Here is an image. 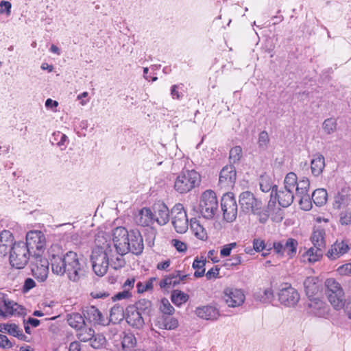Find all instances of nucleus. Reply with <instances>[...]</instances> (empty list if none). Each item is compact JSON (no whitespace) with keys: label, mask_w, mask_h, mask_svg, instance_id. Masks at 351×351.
Segmentation results:
<instances>
[{"label":"nucleus","mask_w":351,"mask_h":351,"mask_svg":"<svg viewBox=\"0 0 351 351\" xmlns=\"http://www.w3.org/2000/svg\"><path fill=\"white\" fill-rule=\"evenodd\" d=\"M49 257L53 273L59 276L66 275L73 282L78 281L84 276L86 261L77 253L69 251L64 254L59 245L54 244L49 250Z\"/></svg>","instance_id":"1"},{"label":"nucleus","mask_w":351,"mask_h":351,"mask_svg":"<svg viewBox=\"0 0 351 351\" xmlns=\"http://www.w3.org/2000/svg\"><path fill=\"white\" fill-rule=\"evenodd\" d=\"M113 243L117 254L123 256L129 252L135 255L142 254L144 249L143 239L140 232L128 231L123 227L116 228L113 231Z\"/></svg>","instance_id":"2"},{"label":"nucleus","mask_w":351,"mask_h":351,"mask_svg":"<svg viewBox=\"0 0 351 351\" xmlns=\"http://www.w3.org/2000/svg\"><path fill=\"white\" fill-rule=\"evenodd\" d=\"M111 256H112V249L108 244L106 247L97 246L93 250L90 261L96 275L103 276L106 274Z\"/></svg>","instance_id":"3"},{"label":"nucleus","mask_w":351,"mask_h":351,"mask_svg":"<svg viewBox=\"0 0 351 351\" xmlns=\"http://www.w3.org/2000/svg\"><path fill=\"white\" fill-rule=\"evenodd\" d=\"M201 176L195 170H184L180 173L174 182L175 190L180 194L187 193L198 186Z\"/></svg>","instance_id":"4"},{"label":"nucleus","mask_w":351,"mask_h":351,"mask_svg":"<svg viewBox=\"0 0 351 351\" xmlns=\"http://www.w3.org/2000/svg\"><path fill=\"white\" fill-rule=\"evenodd\" d=\"M9 252L10 263L12 267L16 269L24 268L33 254L24 242L14 243Z\"/></svg>","instance_id":"5"},{"label":"nucleus","mask_w":351,"mask_h":351,"mask_svg":"<svg viewBox=\"0 0 351 351\" xmlns=\"http://www.w3.org/2000/svg\"><path fill=\"white\" fill-rule=\"evenodd\" d=\"M326 293L331 305L337 310L343 308L345 295L341 285L334 278H328L325 282Z\"/></svg>","instance_id":"6"},{"label":"nucleus","mask_w":351,"mask_h":351,"mask_svg":"<svg viewBox=\"0 0 351 351\" xmlns=\"http://www.w3.org/2000/svg\"><path fill=\"white\" fill-rule=\"evenodd\" d=\"M199 208L205 219H213L218 210V201L215 193L212 190L204 191L200 197Z\"/></svg>","instance_id":"7"},{"label":"nucleus","mask_w":351,"mask_h":351,"mask_svg":"<svg viewBox=\"0 0 351 351\" xmlns=\"http://www.w3.org/2000/svg\"><path fill=\"white\" fill-rule=\"evenodd\" d=\"M241 210L245 214L259 215L263 210V202L250 191H244L239 195Z\"/></svg>","instance_id":"8"},{"label":"nucleus","mask_w":351,"mask_h":351,"mask_svg":"<svg viewBox=\"0 0 351 351\" xmlns=\"http://www.w3.org/2000/svg\"><path fill=\"white\" fill-rule=\"evenodd\" d=\"M31 271L32 275L38 281L44 282L49 274V261L42 254H33L31 261Z\"/></svg>","instance_id":"9"},{"label":"nucleus","mask_w":351,"mask_h":351,"mask_svg":"<svg viewBox=\"0 0 351 351\" xmlns=\"http://www.w3.org/2000/svg\"><path fill=\"white\" fill-rule=\"evenodd\" d=\"M171 222L178 233H184L188 230L189 221L186 213L181 204H176L171 209Z\"/></svg>","instance_id":"10"},{"label":"nucleus","mask_w":351,"mask_h":351,"mask_svg":"<svg viewBox=\"0 0 351 351\" xmlns=\"http://www.w3.org/2000/svg\"><path fill=\"white\" fill-rule=\"evenodd\" d=\"M25 243L32 254H42L46 247V238L41 231L32 230L27 233Z\"/></svg>","instance_id":"11"},{"label":"nucleus","mask_w":351,"mask_h":351,"mask_svg":"<svg viewBox=\"0 0 351 351\" xmlns=\"http://www.w3.org/2000/svg\"><path fill=\"white\" fill-rule=\"evenodd\" d=\"M221 207L224 220L227 222H232L236 219L238 212L237 204L232 193H228L223 195Z\"/></svg>","instance_id":"12"},{"label":"nucleus","mask_w":351,"mask_h":351,"mask_svg":"<svg viewBox=\"0 0 351 351\" xmlns=\"http://www.w3.org/2000/svg\"><path fill=\"white\" fill-rule=\"evenodd\" d=\"M298 291L291 285L285 283L282 285L278 293L280 302L286 306H294L300 300Z\"/></svg>","instance_id":"13"},{"label":"nucleus","mask_w":351,"mask_h":351,"mask_svg":"<svg viewBox=\"0 0 351 351\" xmlns=\"http://www.w3.org/2000/svg\"><path fill=\"white\" fill-rule=\"evenodd\" d=\"M298 242L293 238L282 240L278 242H274L273 247L274 252L283 256L285 253L289 258H293L297 254Z\"/></svg>","instance_id":"14"},{"label":"nucleus","mask_w":351,"mask_h":351,"mask_svg":"<svg viewBox=\"0 0 351 351\" xmlns=\"http://www.w3.org/2000/svg\"><path fill=\"white\" fill-rule=\"evenodd\" d=\"M26 314L25 308L10 299L9 296L0 309V317L6 318L11 316H21Z\"/></svg>","instance_id":"15"},{"label":"nucleus","mask_w":351,"mask_h":351,"mask_svg":"<svg viewBox=\"0 0 351 351\" xmlns=\"http://www.w3.org/2000/svg\"><path fill=\"white\" fill-rule=\"evenodd\" d=\"M223 300L230 307L241 306L245 301V295L241 289L228 287L223 291Z\"/></svg>","instance_id":"16"},{"label":"nucleus","mask_w":351,"mask_h":351,"mask_svg":"<svg viewBox=\"0 0 351 351\" xmlns=\"http://www.w3.org/2000/svg\"><path fill=\"white\" fill-rule=\"evenodd\" d=\"M236 176L235 167L232 165H226L220 172L219 183L223 186L231 187L235 183Z\"/></svg>","instance_id":"17"},{"label":"nucleus","mask_w":351,"mask_h":351,"mask_svg":"<svg viewBox=\"0 0 351 351\" xmlns=\"http://www.w3.org/2000/svg\"><path fill=\"white\" fill-rule=\"evenodd\" d=\"M350 247L347 241H337L334 244L331 245L330 248L326 253V256L330 260L334 261L340 258L343 254L348 253Z\"/></svg>","instance_id":"18"},{"label":"nucleus","mask_w":351,"mask_h":351,"mask_svg":"<svg viewBox=\"0 0 351 351\" xmlns=\"http://www.w3.org/2000/svg\"><path fill=\"white\" fill-rule=\"evenodd\" d=\"M126 321L129 325L137 329L142 328L145 324L142 313L134 306H129L127 308Z\"/></svg>","instance_id":"19"},{"label":"nucleus","mask_w":351,"mask_h":351,"mask_svg":"<svg viewBox=\"0 0 351 351\" xmlns=\"http://www.w3.org/2000/svg\"><path fill=\"white\" fill-rule=\"evenodd\" d=\"M84 318L95 324L106 325V319L102 313L94 306H87L83 311Z\"/></svg>","instance_id":"20"},{"label":"nucleus","mask_w":351,"mask_h":351,"mask_svg":"<svg viewBox=\"0 0 351 351\" xmlns=\"http://www.w3.org/2000/svg\"><path fill=\"white\" fill-rule=\"evenodd\" d=\"M307 306L310 313L318 317H323L327 313V306L325 302L317 298H310Z\"/></svg>","instance_id":"21"},{"label":"nucleus","mask_w":351,"mask_h":351,"mask_svg":"<svg viewBox=\"0 0 351 351\" xmlns=\"http://www.w3.org/2000/svg\"><path fill=\"white\" fill-rule=\"evenodd\" d=\"M154 217L160 225L166 224L169 220V210L163 203L155 204L154 206Z\"/></svg>","instance_id":"22"},{"label":"nucleus","mask_w":351,"mask_h":351,"mask_svg":"<svg viewBox=\"0 0 351 351\" xmlns=\"http://www.w3.org/2000/svg\"><path fill=\"white\" fill-rule=\"evenodd\" d=\"M195 314L199 318L212 321L217 319L219 317L218 309L212 306L198 307L195 310Z\"/></svg>","instance_id":"23"},{"label":"nucleus","mask_w":351,"mask_h":351,"mask_svg":"<svg viewBox=\"0 0 351 351\" xmlns=\"http://www.w3.org/2000/svg\"><path fill=\"white\" fill-rule=\"evenodd\" d=\"M14 237L9 230H3L0 234V254L5 256L13 246Z\"/></svg>","instance_id":"24"},{"label":"nucleus","mask_w":351,"mask_h":351,"mask_svg":"<svg viewBox=\"0 0 351 351\" xmlns=\"http://www.w3.org/2000/svg\"><path fill=\"white\" fill-rule=\"evenodd\" d=\"M325 167V158L324 156L319 153L313 155L311 162V169L312 174L317 177L320 176Z\"/></svg>","instance_id":"25"},{"label":"nucleus","mask_w":351,"mask_h":351,"mask_svg":"<svg viewBox=\"0 0 351 351\" xmlns=\"http://www.w3.org/2000/svg\"><path fill=\"white\" fill-rule=\"evenodd\" d=\"M275 195L278 198V204L284 208L290 206L294 199L293 192L285 188L280 191L276 189Z\"/></svg>","instance_id":"26"},{"label":"nucleus","mask_w":351,"mask_h":351,"mask_svg":"<svg viewBox=\"0 0 351 351\" xmlns=\"http://www.w3.org/2000/svg\"><path fill=\"white\" fill-rule=\"evenodd\" d=\"M136 224L141 226H148L153 221V214L148 208H142L134 217Z\"/></svg>","instance_id":"27"},{"label":"nucleus","mask_w":351,"mask_h":351,"mask_svg":"<svg viewBox=\"0 0 351 351\" xmlns=\"http://www.w3.org/2000/svg\"><path fill=\"white\" fill-rule=\"evenodd\" d=\"M317 278L315 277H308L304 282L305 292L308 298L313 297L319 291Z\"/></svg>","instance_id":"28"},{"label":"nucleus","mask_w":351,"mask_h":351,"mask_svg":"<svg viewBox=\"0 0 351 351\" xmlns=\"http://www.w3.org/2000/svg\"><path fill=\"white\" fill-rule=\"evenodd\" d=\"M311 240L314 247L324 249L326 246L325 230L319 227L315 228Z\"/></svg>","instance_id":"29"},{"label":"nucleus","mask_w":351,"mask_h":351,"mask_svg":"<svg viewBox=\"0 0 351 351\" xmlns=\"http://www.w3.org/2000/svg\"><path fill=\"white\" fill-rule=\"evenodd\" d=\"M348 192V189H342L341 191L335 196V208L339 209L349 204L350 197Z\"/></svg>","instance_id":"30"},{"label":"nucleus","mask_w":351,"mask_h":351,"mask_svg":"<svg viewBox=\"0 0 351 351\" xmlns=\"http://www.w3.org/2000/svg\"><path fill=\"white\" fill-rule=\"evenodd\" d=\"M327 191L324 189L315 190L311 195L312 201L318 206L324 205L327 202Z\"/></svg>","instance_id":"31"},{"label":"nucleus","mask_w":351,"mask_h":351,"mask_svg":"<svg viewBox=\"0 0 351 351\" xmlns=\"http://www.w3.org/2000/svg\"><path fill=\"white\" fill-rule=\"evenodd\" d=\"M84 317L78 313H72L68 315L67 322L70 326L75 328L77 330L84 326Z\"/></svg>","instance_id":"32"},{"label":"nucleus","mask_w":351,"mask_h":351,"mask_svg":"<svg viewBox=\"0 0 351 351\" xmlns=\"http://www.w3.org/2000/svg\"><path fill=\"white\" fill-rule=\"evenodd\" d=\"M190 225L192 231L197 238L201 240H204L207 238L206 231L199 221L196 219H191Z\"/></svg>","instance_id":"33"},{"label":"nucleus","mask_w":351,"mask_h":351,"mask_svg":"<svg viewBox=\"0 0 351 351\" xmlns=\"http://www.w3.org/2000/svg\"><path fill=\"white\" fill-rule=\"evenodd\" d=\"M259 185L263 192L267 193L271 189V196L273 195V193L276 191L278 188L276 185H273L271 178L267 175H263L260 177Z\"/></svg>","instance_id":"34"},{"label":"nucleus","mask_w":351,"mask_h":351,"mask_svg":"<svg viewBox=\"0 0 351 351\" xmlns=\"http://www.w3.org/2000/svg\"><path fill=\"white\" fill-rule=\"evenodd\" d=\"M7 333L14 337H16L19 340L29 342V338L23 334V330L20 327L12 323L9 324V328L7 330Z\"/></svg>","instance_id":"35"},{"label":"nucleus","mask_w":351,"mask_h":351,"mask_svg":"<svg viewBox=\"0 0 351 351\" xmlns=\"http://www.w3.org/2000/svg\"><path fill=\"white\" fill-rule=\"evenodd\" d=\"M323 256V249L319 247H312L309 248L305 253L304 256L308 258V261L314 263L319 261Z\"/></svg>","instance_id":"36"},{"label":"nucleus","mask_w":351,"mask_h":351,"mask_svg":"<svg viewBox=\"0 0 351 351\" xmlns=\"http://www.w3.org/2000/svg\"><path fill=\"white\" fill-rule=\"evenodd\" d=\"M206 261L204 257H197L193 263V268L195 270L194 276L196 278L202 277L205 274V265Z\"/></svg>","instance_id":"37"},{"label":"nucleus","mask_w":351,"mask_h":351,"mask_svg":"<svg viewBox=\"0 0 351 351\" xmlns=\"http://www.w3.org/2000/svg\"><path fill=\"white\" fill-rule=\"evenodd\" d=\"M95 337V330L91 328L82 327L77 330V337L80 341H92Z\"/></svg>","instance_id":"38"},{"label":"nucleus","mask_w":351,"mask_h":351,"mask_svg":"<svg viewBox=\"0 0 351 351\" xmlns=\"http://www.w3.org/2000/svg\"><path fill=\"white\" fill-rule=\"evenodd\" d=\"M189 298L187 294L180 290L173 291L171 295L172 302L178 306L185 303L189 300Z\"/></svg>","instance_id":"39"},{"label":"nucleus","mask_w":351,"mask_h":351,"mask_svg":"<svg viewBox=\"0 0 351 351\" xmlns=\"http://www.w3.org/2000/svg\"><path fill=\"white\" fill-rule=\"evenodd\" d=\"M298 177L294 172L288 173L284 180V188L293 192L298 184Z\"/></svg>","instance_id":"40"},{"label":"nucleus","mask_w":351,"mask_h":351,"mask_svg":"<svg viewBox=\"0 0 351 351\" xmlns=\"http://www.w3.org/2000/svg\"><path fill=\"white\" fill-rule=\"evenodd\" d=\"M309 187L310 182L308 178H304L299 180L295 187L296 196L308 194Z\"/></svg>","instance_id":"41"},{"label":"nucleus","mask_w":351,"mask_h":351,"mask_svg":"<svg viewBox=\"0 0 351 351\" xmlns=\"http://www.w3.org/2000/svg\"><path fill=\"white\" fill-rule=\"evenodd\" d=\"M177 285H178V281L176 280V276H175L174 272L160 280L159 283L161 289H168Z\"/></svg>","instance_id":"42"},{"label":"nucleus","mask_w":351,"mask_h":351,"mask_svg":"<svg viewBox=\"0 0 351 351\" xmlns=\"http://www.w3.org/2000/svg\"><path fill=\"white\" fill-rule=\"evenodd\" d=\"M160 311L163 315H170L173 314L175 309L167 298H162L160 301Z\"/></svg>","instance_id":"43"},{"label":"nucleus","mask_w":351,"mask_h":351,"mask_svg":"<svg viewBox=\"0 0 351 351\" xmlns=\"http://www.w3.org/2000/svg\"><path fill=\"white\" fill-rule=\"evenodd\" d=\"M337 121L333 118H328L323 123V129L328 134H332L337 130Z\"/></svg>","instance_id":"44"},{"label":"nucleus","mask_w":351,"mask_h":351,"mask_svg":"<svg viewBox=\"0 0 351 351\" xmlns=\"http://www.w3.org/2000/svg\"><path fill=\"white\" fill-rule=\"evenodd\" d=\"M123 308L119 305H114L110 310V317L111 320L114 319L115 322L121 320L123 317Z\"/></svg>","instance_id":"45"},{"label":"nucleus","mask_w":351,"mask_h":351,"mask_svg":"<svg viewBox=\"0 0 351 351\" xmlns=\"http://www.w3.org/2000/svg\"><path fill=\"white\" fill-rule=\"evenodd\" d=\"M121 344L124 349H131L136 344V337L132 334H127L123 337Z\"/></svg>","instance_id":"46"},{"label":"nucleus","mask_w":351,"mask_h":351,"mask_svg":"<svg viewBox=\"0 0 351 351\" xmlns=\"http://www.w3.org/2000/svg\"><path fill=\"white\" fill-rule=\"evenodd\" d=\"M152 307V302L146 299H141L139 300L136 303V306H134L136 310H138L141 313L145 312H149Z\"/></svg>","instance_id":"47"},{"label":"nucleus","mask_w":351,"mask_h":351,"mask_svg":"<svg viewBox=\"0 0 351 351\" xmlns=\"http://www.w3.org/2000/svg\"><path fill=\"white\" fill-rule=\"evenodd\" d=\"M242 157V148L240 146H235L230 151L229 159L230 162L235 163L240 160Z\"/></svg>","instance_id":"48"},{"label":"nucleus","mask_w":351,"mask_h":351,"mask_svg":"<svg viewBox=\"0 0 351 351\" xmlns=\"http://www.w3.org/2000/svg\"><path fill=\"white\" fill-rule=\"evenodd\" d=\"M298 197L300 198L299 204L302 209L309 210L312 208V198L310 197L309 194L298 195Z\"/></svg>","instance_id":"49"},{"label":"nucleus","mask_w":351,"mask_h":351,"mask_svg":"<svg viewBox=\"0 0 351 351\" xmlns=\"http://www.w3.org/2000/svg\"><path fill=\"white\" fill-rule=\"evenodd\" d=\"M156 278H151L147 281H146L145 283H143L141 282H138L136 285V287L138 289V292L143 293L148 290L152 289L153 282H154V281H156Z\"/></svg>","instance_id":"50"},{"label":"nucleus","mask_w":351,"mask_h":351,"mask_svg":"<svg viewBox=\"0 0 351 351\" xmlns=\"http://www.w3.org/2000/svg\"><path fill=\"white\" fill-rule=\"evenodd\" d=\"M269 143V138L266 131H262L258 136V144L261 149H266Z\"/></svg>","instance_id":"51"},{"label":"nucleus","mask_w":351,"mask_h":351,"mask_svg":"<svg viewBox=\"0 0 351 351\" xmlns=\"http://www.w3.org/2000/svg\"><path fill=\"white\" fill-rule=\"evenodd\" d=\"M165 322L166 326H165V330H174L178 326V321L176 318L173 317H169L167 315H164Z\"/></svg>","instance_id":"52"},{"label":"nucleus","mask_w":351,"mask_h":351,"mask_svg":"<svg viewBox=\"0 0 351 351\" xmlns=\"http://www.w3.org/2000/svg\"><path fill=\"white\" fill-rule=\"evenodd\" d=\"M12 4L7 1H1L0 2V14H5L7 16L11 14Z\"/></svg>","instance_id":"53"},{"label":"nucleus","mask_w":351,"mask_h":351,"mask_svg":"<svg viewBox=\"0 0 351 351\" xmlns=\"http://www.w3.org/2000/svg\"><path fill=\"white\" fill-rule=\"evenodd\" d=\"M122 256H121V257H117L115 261L112 260V256L110 258V259L111 260V263H110V265L113 269H119L125 266V261Z\"/></svg>","instance_id":"54"},{"label":"nucleus","mask_w":351,"mask_h":351,"mask_svg":"<svg viewBox=\"0 0 351 351\" xmlns=\"http://www.w3.org/2000/svg\"><path fill=\"white\" fill-rule=\"evenodd\" d=\"M237 246V243H230L229 244H226L223 246L222 249L220 251V254L221 256H228L230 255L231 251L232 249L235 248Z\"/></svg>","instance_id":"55"},{"label":"nucleus","mask_w":351,"mask_h":351,"mask_svg":"<svg viewBox=\"0 0 351 351\" xmlns=\"http://www.w3.org/2000/svg\"><path fill=\"white\" fill-rule=\"evenodd\" d=\"M13 347V343L9 340L5 335L0 334V348L3 349H9Z\"/></svg>","instance_id":"56"},{"label":"nucleus","mask_w":351,"mask_h":351,"mask_svg":"<svg viewBox=\"0 0 351 351\" xmlns=\"http://www.w3.org/2000/svg\"><path fill=\"white\" fill-rule=\"evenodd\" d=\"M265 243L263 240L261 239H254L253 240V250L256 252H261L265 249Z\"/></svg>","instance_id":"57"},{"label":"nucleus","mask_w":351,"mask_h":351,"mask_svg":"<svg viewBox=\"0 0 351 351\" xmlns=\"http://www.w3.org/2000/svg\"><path fill=\"white\" fill-rule=\"evenodd\" d=\"M35 286H36L35 281L33 279L28 278L25 279V280L24 282V285L23 286L22 291L23 293H27L29 290H31L32 289L35 287Z\"/></svg>","instance_id":"58"},{"label":"nucleus","mask_w":351,"mask_h":351,"mask_svg":"<svg viewBox=\"0 0 351 351\" xmlns=\"http://www.w3.org/2000/svg\"><path fill=\"white\" fill-rule=\"evenodd\" d=\"M337 271L340 275L342 276L351 275V263H346L340 266L337 269Z\"/></svg>","instance_id":"59"},{"label":"nucleus","mask_w":351,"mask_h":351,"mask_svg":"<svg viewBox=\"0 0 351 351\" xmlns=\"http://www.w3.org/2000/svg\"><path fill=\"white\" fill-rule=\"evenodd\" d=\"M219 274V268L217 266H215L207 271V273L206 274V277L208 280H210L212 278H218Z\"/></svg>","instance_id":"60"},{"label":"nucleus","mask_w":351,"mask_h":351,"mask_svg":"<svg viewBox=\"0 0 351 351\" xmlns=\"http://www.w3.org/2000/svg\"><path fill=\"white\" fill-rule=\"evenodd\" d=\"M228 263H226L227 265L230 266H237L241 263L242 261V257L239 254H236L233 256H232L231 258L227 261Z\"/></svg>","instance_id":"61"},{"label":"nucleus","mask_w":351,"mask_h":351,"mask_svg":"<svg viewBox=\"0 0 351 351\" xmlns=\"http://www.w3.org/2000/svg\"><path fill=\"white\" fill-rule=\"evenodd\" d=\"M174 247L178 252H185L187 249L186 243L178 241V240H173Z\"/></svg>","instance_id":"62"},{"label":"nucleus","mask_w":351,"mask_h":351,"mask_svg":"<svg viewBox=\"0 0 351 351\" xmlns=\"http://www.w3.org/2000/svg\"><path fill=\"white\" fill-rule=\"evenodd\" d=\"M340 223L342 225H348L351 223V214L350 213H341L340 217Z\"/></svg>","instance_id":"63"},{"label":"nucleus","mask_w":351,"mask_h":351,"mask_svg":"<svg viewBox=\"0 0 351 351\" xmlns=\"http://www.w3.org/2000/svg\"><path fill=\"white\" fill-rule=\"evenodd\" d=\"M134 282H135L134 278H128L123 283V288L125 290H128L130 292V291L134 287Z\"/></svg>","instance_id":"64"}]
</instances>
